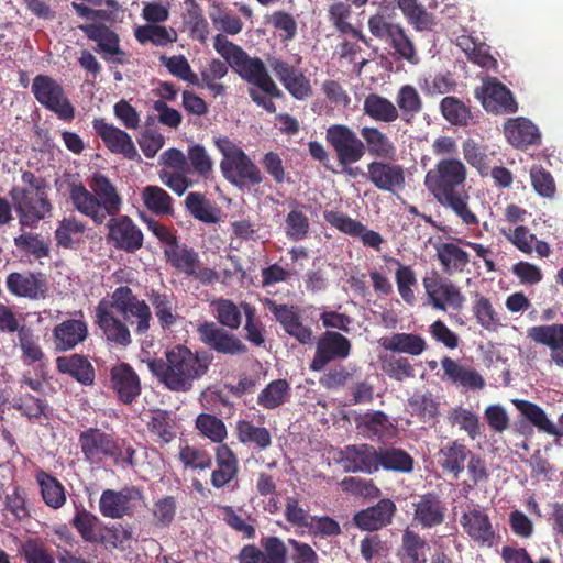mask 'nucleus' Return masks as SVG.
Masks as SVG:
<instances>
[{
  "label": "nucleus",
  "instance_id": "nucleus-1",
  "mask_svg": "<svg viewBox=\"0 0 563 563\" xmlns=\"http://www.w3.org/2000/svg\"><path fill=\"white\" fill-rule=\"evenodd\" d=\"M466 178L467 168L460 158H442L428 170L424 185L435 200L450 208L463 224L474 227L479 220L468 205Z\"/></svg>",
  "mask_w": 563,
  "mask_h": 563
},
{
  "label": "nucleus",
  "instance_id": "nucleus-2",
  "mask_svg": "<svg viewBox=\"0 0 563 563\" xmlns=\"http://www.w3.org/2000/svg\"><path fill=\"white\" fill-rule=\"evenodd\" d=\"M113 309L124 318L132 316L137 319L136 333L143 334L150 329L152 313L148 305L140 300L130 287L120 286L114 289L110 300L103 298L96 306L95 323L101 329L107 341L122 346L131 343L128 325L113 316Z\"/></svg>",
  "mask_w": 563,
  "mask_h": 563
},
{
  "label": "nucleus",
  "instance_id": "nucleus-3",
  "mask_svg": "<svg viewBox=\"0 0 563 563\" xmlns=\"http://www.w3.org/2000/svg\"><path fill=\"white\" fill-rule=\"evenodd\" d=\"M89 187L92 192L81 183L69 186V198L78 212L99 225L104 223L108 216H117L121 211L122 198L109 177L95 173Z\"/></svg>",
  "mask_w": 563,
  "mask_h": 563
},
{
  "label": "nucleus",
  "instance_id": "nucleus-4",
  "mask_svg": "<svg viewBox=\"0 0 563 563\" xmlns=\"http://www.w3.org/2000/svg\"><path fill=\"white\" fill-rule=\"evenodd\" d=\"M76 14L86 21L78 29L86 37L97 44L95 51L107 63L124 65L129 63V56L120 46L119 34L111 29L114 21L113 13L104 9H92L84 3L71 2Z\"/></svg>",
  "mask_w": 563,
  "mask_h": 563
},
{
  "label": "nucleus",
  "instance_id": "nucleus-5",
  "mask_svg": "<svg viewBox=\"0 0 563 563\" xmlns=\"http://www.w3.org/2000/svg\"><path fill=\"white\" fill-rule=\"evenodd\" d=\"M210 363L209 354H163L147 361L153 375L174 391L189 390L192 382L207 372Z\"/></svg>",
  "mask_w": 563,
  "mask_h": 563
},
{
  "label": "nucleus",
  "instance_id": "nucleus-6",
  "mask_svg": "<svg viewBox=\"0 0 563 563\" xmlns=\"http://www.w3.org/2000/svg\"><path fill=\"white\" fill-rule=\"evenodd\" d=\"M213 47L244 80L260 88L263 92L277 97L284 96L261 58L250 57L245 51L230 42L222 34L214 36Z\"/></svg>",
  "mask_w": 563,
  "mask_h": 563
},
{
  "label": "nucleus",
  "instance_id": "nucleus-7",
  "mask_svg": "<svg viewBox=\"0 0 563 563\" xmlns=\"http://www.w3.org/2000/svg\"><path fill=\"white\" fill-rule=\"evenodd\" d=\"M214 145L223 156L220 169L230 184L243 188L256 186L263 181L258 166L228 136L214 137Z\"/></svg>",
  "mask_w": 563,
  "mask_h": 563
},
{
  "label": "nucleus",
  "instance_id": "nucleus-8",
  "mask_svg": "<svg viewBox=\"0 0 563 563\" xmlns=\"http://www.w3.org/2000/svg\"><path fill=\"white\" fill-rule=\"evenodd\" d=\"M325 141L334 152L342 172L351 178L358 177L362 169L353 165L364 157L362 136L351 126L336 123L325 130Z\"/></svg>",
  "mask_w": 563,
  "mask_h": 563
},
{
  "label": "nucleus",
  "instance_id": "nucleus-9",
  "mask_svg": "<svg viewBox=\"0 0 563 563\" xmlns=\"http://www.w3.org/2000/svg\"><path fill=\"white\" fill-rule=\"evenodd\" d=\"M368 29L372 35L393 48L395 59L406 60L411 65L419 64L420 58L413 41L400 24L387 21L382 14H375L368 20Z\"/></svg>",
  "mask_w": 563,
  "mask_h": 563
},
{
  "label": "nucleus",
  "instance_id": "nucleus-10",
  "mask_svg": "<svg viewBox=\"0 0 563 563\" xmlns=\"http://www.w3.org/2000/svg\"><path fill=\"white\" fill-rule=\"evenodd\" d=\"M32 92L40 104L54 112L60 120L70 122L75 118L74 106L65 96L62 85L51 76H35Z\"/></svg>",
  "mask_w": 563,
  "mask_h": 563
},
{
  "label": "nucleus",
  "instance_id": "nucleus-11",
  "mask_svg": "<svg viewBox=\"0 0 563 563\" xmlns=\"http://www.w3.org/2000/svg\"><path fill=\"white\" fill-rule=\"evenodd\" d=\"M166 262L176 271L200 280L202 284H211L218 279V273L205 267L199 260V254L187 244L177 241L174 245L164 247Z\"/></svg>",
  "mask_w": 563,
  "mask_h": 563
},
{
  "label": "nucleus",
  "instance_id": "nucleus-12",
  "mask_svg": "<svg viewBox=\"0 0 563 563\" xmlns=\"http://www.w3.org/2000/svg\"><path fill=\"white\" fill-rule=\"evenodd\" d=\"M10 195L22 227H35L52 211V205L46 191L13 188Z\"/></svg>",
  "mask_w": 563,
  "mask_h": 563
},
{
  "label": "nucleus",
  "instance_id": "nucleus-13",
  "mask_svg": "<svg viewBox=\"0 0 563 563\" xmlns=\"http://www.w3.org/2000/svg\"><path fill=\"white\" fill-rule=\"evenodd\" d=\"M107 222V243L118 251L134 254L143 247L142 230L126 214L109 216Z\"/></svg>",
  "mask_w": 563,
  "mask_h": 563
},
{
  "label": "nucleus",
  "instance_id": "nucleus-14",
  "mask_svg": "<svg viewBox=\"0 0 563 563\" xmlns=\"http://www.w3.org/2000/svg\"><path fill=\"white\" fill-rule=\"evenodd\" d=\"M483 108L494 114H509L518 110L512 92L497 78L488 77L474 91Z\"/></svg>",
  "mask_w": 563,
  "mask_h": 563
},
{
  "label": "nucleus",
  "instance_id": "nucleus-15",
  "mask_svg": "<svg viewBox=\"0 0 563 563\" xmlns=\"http://www.w3.org/2000/svg\"><path fill=\"white\" fill-rule=\"evenodd\" d=\"M364 176L375 188L382 191L396 192L406 185L405 168L389 159H373L366 166Z\"/></svg>",
  "mask_w": 563,
  "mask_h": 563
},
{
  "label": "nucleus",
  "instance_id": "nucleus-16",
  "mask_svg": "<svg viewBox=\"0 0 563 563\" xmlns=\"http://www.w3.org/2000/svg\"><path fill=\"white\" fill-rule=\"evenodd\" d=\"M92 126L96 134L112 154L122 155L129 161H141V156L128 132L108 123L103 118H95Z\"/></svg>",
  "mask_w": 563,
  "mask_h": 563
},
{
  "label": "nucleus",
  "instance_id": "nucleus-17",
  "mask_svg": "<svg viewBox=\"0 0 563 563\" xmlns=\"http://www.w3.org/2000/svg\"><path fill=\"white\" fill-rule=\"evenodd\" d=\"M423 287L433 308L445 311L446 307L460 311L465 298L460 288L450 280H443L437 273L423 278Z\"/></svg>",
  "mask_w": 563,
  "mask_h": 563
},
{
  "label": "nucleus",
  "instance_id": "nucleus-18",
  "mask_svg": "<svg viewBox=\"0 0 563 563\" xmlns=\"http://www.w3.org/2000/svg\"><path fill=\"white\" fill-rule=\"evenodd\" d=\"M324 220L333 228L339 231L349 234L351 236L361 238L364 245L379 250L384 242L382 235L373 230L366 229V227L357 220L352 219L347 214L335 211L327 210L323 213Z\"/></svg>",
  "mask_w": 563,
  "mask_h": 563
},
{
  "label": "nucleus",
  "instance_id": "nucleus-19",
  "mask_svg": "<svg viewBox=\"0 0 563 563\" xmlns=\"http://www.w3.org/2000/svg\"><path fill=\"white\" fill-rule=\"evenodd\" d=\"M5 286L13 296L29 299L44 298L47 291L46 278L42 273H10Z\"/></svg>",
  "mask_w": 563,
  "mask_h": 563
},
{
  "label": "nucleus",
  "instance_id": "nucleus-20",
  "mask_svg": "<svg viewBox=\"0 0 563 563\" xmlns=\"http://www.w3.org/2000/svg\"><path fill=\"white\" fill-rule=\"evenodd\" d=\"M363 139V153H368L375 159L395 161L397 147L395 142L377 126L364 125L360 129Z\"/></svg>",
  "mask_w": 563,
  "mask_h": 563
},
{
  "label": "nucleus",
  "instance_id": "nucleus-21",
  "mask_svg": "<svg viewBox=\"0 0 563 563\" xmlns=\"http://www.w3.org/2000/svg\"><path fill=\"white\" fill-rule=\"evenodd\" d=\"M200 341L216 352H243L245 347L232 333L218 327L212 321H206L197 328Z\"/></svg>",
  "mask_w": 563,
  "mask_h": 563
},
{
  "label": "nucleus",
  "instance_id": "nucleus-22",
  "mask_svg": "<svg viewBox=\"0 0 563 563\" xmlns=\"http://www.w3.org/2000/svg\"><path fill=\"white\" fill-rule=\"evenodd\" d=\"M82 453L90 462L100 460V455H109L118 459L121 456V449L113 440L98 429H89L80 434Z\"/></svg>",
  "mask_w": 563,
  "mask_h": 563
},
{
  "label": "nucleus",
  "instance_id": "nucleus-23",
  "mask_svg": "<svg viewBox=\"0 0 563 563\" xmlns=\"http://www.w3.org/2000/svg\"><path fill=\"white\" fill-rule=\"evenodd\" d=\"M53 336L57 350H73L88 338V324L82 319L64 320L55 325Z\"/></svg>",
  "mask_w": 563,
  "mask_h": 563
},
{
  "label": "nucleus",
  "instance_id": "nucleus-24",
  "mask_svg": "<svg viewBox=\"0 0 563 563\" xmlns=\"http://www.w3.org/2000/svg\"><path fill=\"white\" fill-rule=\"evenodd\" d=\"M344 455V468L347 472L373 473L379 468V450L373 446L366 444L347 446Z\"/></svg>",
  "mask_w": 563,
  "mask_h": 563
},
{
  "label": "nucleus",
  "instance_id": "nucleus-25",
  "mask_svg": "<svg viewBox=\"0 0 563 563\" xmlns=\"http://www.w3.org/2000/svg\"><path fill=\"white\" fill-rule=\"evenodd\" d=\"M112 387L124 404H131L140 395L141 384L135 372L128 365L121 364L111 371Z\"/></svg>",
  "mask_w": 563,
  "mask_h": 563
},
{
  "label": "nucleus",
  "instance_id": "nucleus-26",
  "mask_svg": "<svg viewBox=\"0 0 563 563\" xmlns=\"http://www.w3.org/2000/svg\"><path fill=\"white\" fill-rule=\"evenodd\" d=\"M395 512V504L382 499L376 506L368 507L354 516V522L364 530H377L390 522Z\"/></svg>",
  "mask_w": 563,
  "mask_h": 563
},
{
  "label": "nucleus",
  "instance_id": "nucleus-27",
  "mask_svg": "<svg viewBox=\"0 0 563 563\" xmlns=\"http://www.w3.org/2000/svg\"><path fill=\"white\" fill-rule=\"evenodd\" d=\"M185 208L190 216L203 223L214 224L220 220V209L203 194L191 191L185 198Z\"/></svg>",
  "mask_w": 563,
  "mask_h": 563
},
{
  "label": "nucleus",
  "instance_id": "nucleus-28",
  "mask_svg": "<svg viewBox=\"0 0 563 563\" xmlns=\"http://www.w3.org/2000/svg\"><path fill=\"white\" fill-rule=\"evenodd\" d=\"M363 111L376 122L393 123L400 117L396 104L378 93H369L365 97Z\"/></svg>",
  "mask_w": 563,
  "mask_h": 563
},
{
  "label": "nucleus",
  "instance_id": "nucleus-29",
  "mask_svg": "<svg viewBox=\"0 0 563 563\" xmlns=\"http://www.w3.org/2000/svg\"><path fill=\"white\" fill-rule=\"evenodd\" d=\"M396 107L400 114L399 119L410 125L413 123L415 118L422 111L423 101L413 86L404 85L397 92Z\"/></svg>",
  "mask_w": 563,
  "mask_h": 563
},
{
  "label": "nucleus",
  "instance_id": "nucleus-30",
  "mask_svg": "<svg viewBox=\"0 0 563 563\" xmlns=\"http://www.w3.org/2000/svg\"><path fill=\"white\" fill-rule=\"evenodd\" d=\"M435 249L437 257L448 274L462 273L470 263L468 253L457 244L444 242Z\"/></svg>",
  "mask_w": 563,
  "mask_h": 563
},
{
  "label": "nucleus",
  "instance_id": "nucleus-31",
  "mask_svg": "<svg viewBox=\"0 0 563 563\" xmlns=\"http://www.w3.org/2000/svg\"><path fill=\"white\" fill-rule=\"evenodd\" d=\"M461 525L466 533L476 541L490 544L494 539V531L488 516L478 509H471L461 518Z\"/></svg>",
  "mask_w": 563,
  "mask_h": 563
},
{
  "label": "nucleus",
  "instance_id": "nucleus-32",
  "mask_svg": "<svg viewBox=\"0 0 563 563\" xmlns=\"http://www.w3.org/2000/svg\"><path fill=\"white\" fill-rule=\"evenodd\" d=\"M387 263L397 266L395 280L401 299L409 306L415 305L416 296L412 287L417 285V276L411 266L402 264L398 258L385 256Z\"/></svg>",
  "mask_w": 563,
  "mask_h": 563
},
{
  "label": "nucleus",
  "instance_id": "nucleus-33",
  "mask_svg": "<svg viewBox=\"0 0 563 563\" xmlns=\"http://www.w3.org/2000/svg\"><path fill=\"white\" fill-rule=\"evenodd\" d=\"M218 468L212 472L211 483L220 488L228 484L238 473V461L233 452L227 445L217 449Z\"/></svg>",
  "mask_w": 563,
  "mask_h": 563
},
{
  "label": "nucleus",
  "instance_id": "nucleus-34",
  "mask_svg": "<svg viewBox=\"0 0 563 563\" xmlns=\"http://www.w3.org/2000/svg\"><path fill=\"white\" fill-rule=\"evenodd\" d=\"M444 512L439 497L434 494L421 496L416 504L415 520L424 527L440 525L443 521Z\"/></svg>",
  "mask_w": 563,
  "mask_h": 563
},
{
  "label": "nucleus",
  "instance_id": "nucleus-35",
  "mask_svg": "<svg viewBox=\"0 0 563 563\" xmlns=\"http://www.w3.org/2000/svg\"><path fill=\"white\" fill-rule=\"evenodd\" d=\"M58 369L68 373L81 384H91L95 372L90 362L81 354H71L70 356H60L57 358Z\"/></svg>",
  "mask_w": 563,
  "mask_h": 563
},
{
  "label": "nucleus",
  "instance_id": "nucleus-36",
  "mask_svg": "<svg viewBox=\"0 0 563 563\" xmlns=\"http://www.w3.org/2000/svg\"><path fill=\"white\" fill-rule=\"evenodd\" d=\"M144 206L156 216H173V198L158 186L148 185L142 190Z\"/></svg>",
  "mask_w": 563,
  "mask_h": 563
},
{
  "label": "nucleus",
  "instance_id": "nucleus-37",
  "mask_svg": "<svg viewBox=\"0 0 563 563\" xmlns=\"http://www.w3.org/2000/svg\"><path fill=\"white\" fill-rule=\"evenodd\" d=\"M291 209L286 216V235L292 241L303 240L309 232L310 223L305 213L306 205L292 200L290 202Z\"/></svg>",
  "mask_w": 563,
  "mask_h": 563
},
{
  "label": "nucleus",
  "instance_id": "nucleus-38",
  "mask_svg": "<svg viewBox=\"0 0 563 563\" xmlns=\"http://www.w3.org/2000/svg\"><path fill=\"white\" fill-rule=\"evenodd\" d=\"M440 111L443 118L455 126H466L473 120L470 107L457 97H444L440 101Z\"/></svg>",
  "mask_w": 563,
  "mask_h": 563
},
{
  "label": "nucleus",
  "instance_id": "nucleus-39",
  "mask_svg": "<svg viewBox=\"0 0 563 563\" xmlns=\"http://www.w3.org/2000/svg\"><path fill=\"white\" fill-rule=\"evenodd\" d=\"M397 5L408 23L417 31H427L434 24L433 15L417 0H398Z\"/></svg>",
  "mask_w": 563,
  "mask_h": 563
},
{
  "label": "nucleus",
  "instance_id": "nucleus-40",
  "mask_svg": "<svg viewBox=\"0 0 563 563\" xmlns=\"http://www.w3.org/2000/svg\"><path fill=\"white\" fill-rule=\"evenodd\" d=\"M472 311L478 324L485 330L496 331L501 327V321L498 312L494 309L490 300L487 297L475 294V301Z\"/></svg>",
  "mask_w": 563,
  "mask_h": 563
},
{
  "label": "nucleus",
  "instance_id": "nucleus-41",
  "mask_svg": "<svg viewBox=\"0 0 563 563\" xmlns=\"http://www.w3.org/2000/svg\"><path fill=\"white\" fill-rule=\"evenodd\" d=\"M380 343L385 350L391 352H423L427 349L426 341L411 333H396L390 338H383Z\"/></svg>",
  "mask_w": 563,
  "mask_h": 563
},
{
  "label": "nucleus",
  "instance_id": "nucleus-42",
  "mask_svg": "<svg viewBox=\"0 0 563 563\" xmlns=\"http://www.w3.org/2000/svg\"><path fill=\"white\" fill-rule=\"evenodd\" d=\"M445 374L455 383H460L464 387L481 389L484 386V379L475 371H468L449 357L442 361Z\"/></svg>",
  "mask_w": 563,
  "mask_h": 563
},
{
  "label": "nucleus",
  "instance_id": "nucleus-43",
  "mask_svg": "<svg viewBox=\"0 0 563 563\" xmlns=\"http://www.w3.org/2000/svg\"><path fill=\"white\" fill-rule=\"evenodd\" d=\"M148 299L154 308L155 316L157 317L162 329H169L177 319V314L169 296L167 294L152 290L148 295Z\"/></svg>",
  "mask_w": 563,
  "mask_h": 563
},
{
  "label": "nucleus",
  "instance_id": "nucleus-44",
  "mask_svg": "<svg viewBox=\"0 0 563 563\" xmlns=\"http://www.w3.org/2000/svg\"><path fill=\"white\" fill-rule=\"evenodd\" d=\"M379 466L385 470L408 473L413 467V459L401 449H379Z\"/></svg>",
  "mask_w": 563,
  "mask_h": 563
},
{
  "label": "nucleus",
  "instance_id": "nucleus-45",
  "mask_svg": "<svg viewBox=\"0 0 563 563\" xmlns=\"http://www.w3.org/2000/svg\"><path fill=\"white\" fill-rule=\"evenodd\" d=\"M486 150V146L478 144L474 139H467L462 144L464 159L474 167L481 176H486L489 172Z\"/></svg>",
  "mask_w": 563,
  "mask_h": 563
},
{
  "label": "nucleus",
  "instance_id": "nucleus-46",
  "mask_svg": "<svg viewBox=\"0 0 563 563\" xmlns=\"http://www.w3.org/2000/svg\"><path fill=\"white\" fill-rule=\"evenodd\" d=\"M159 62L173 76L191 85L200 86L198 75L192 71L187 58L184 55H174L170 57L162 55L159 57Z\"/></svg>",
  "mask_w": 563,
  "mask_h": 563
},
{
  "label": "nucleus",
  "instance_id": "nucleus-47",
  "mask_svg": "<svg viewBox=\"0 0 563 563\" xmlns=\"http://www.w3.org/2000/svg\"><path fill=\"white\" fill-rule=\"evenodd\" d=\"M213 307L217 312V320L220 324L231 330H236L241 325V305L236 306L230 299L220 298L213 301Z\"/></svg>",
  "mask_w": 563,
  "mask_h": 563
},
{
  "label": "nucleus",
  "instance_id": "nucleus-48",
  "mask_svg": "<svg viewBox=\"0 0 563 563\" xmlns=\"http://www.w3.org/2000/svg\"><path fill=\"white\" fill-rule=\"evenodd\" d=\"M288 390L289 384L286 379L273 380L258 395L257 402L266 409H274L285 401Z\"/></svg>",
  "mask_w": 563,
  "mask_h": 563
},
{
  "label": "nucleus",
  "instance_id": "nucleus-49",
  "mask_svg": "<svg viewBox=\"0 0 563 563\" xmlns=\"http://www.w3.org/2000/svg\"><path fill=\"white\" fill-rule=\"evenodd\" d=\"M86 225L75 217L64 218L59 221L55 230V240L58 246L64 249L73 247L74 235H80L85 232Z\"/></svg>",
  "mask_w": 563,
  "mask_h": 563
},
{
  "label": "nucleus",
  "instance_id": "nucleus-50",
  "mask_svg": "<svg viewBox=\"0 0 563 563\" xmlns=\"http://www.w3.org/2000/svg\"><path fill=\"white\" fill-rule=\"evenodd\" d=\"M14 245L21 252L32 255L37 260L49 256V244L42 240L38 234H20L14 238Z\"/></svg>",
  "mask_w": 563,
  "mask_h": 563
},
{
  "label": "nucleus",
  "instance_id": "nucleus-51",
  "mask_svg": "<svg viewBox=\"0 0 563 563\" xmlns=\"http://www.w3.org/2000/svg\"><path fill=\"white\" fill-rule=\"evenodd\" d=\"M504 134L515 147H528V119L523 117L510 118L504 124Z\"/></svg>",
  "mask_w": 563,
  "mask_h": 563
},
{
  "label": "nucleus",
  "instance_id": "nucleus-52",
  "mask_svg": "<svg viewBox=\"0 0 563 563\" xmlns=\"http://www.w3.org/2000/svg\"><path fill=\"white\" fill-rule=\"evenodd\" d=\"M187 161L189 173L192 170L199 176L207 177L212 172L213 162L207 150L200 144L188 147Z\"/></svg>",
  "mask_w": 563,
  "mask_h": 563
},
{
  "label": "nucleus",
  "instance_id": "nucleus-53",
  "mask_svg": "<svg viewBox=\"0 0 563 563\" xmlns=\"http://www.w3.org/2000/svg\"><path fill=\"white\" fill-rule=\"evenodd\" d=\"M236 429L238 437L243 443L252 442L261 449H265L271 444V434L266 428H258L243 420L238 423Z\"/></svg>",
  "mask_w": 563,
  "mask_h": 563
},
{
  "label": "nucleus",
  "instance_id": "nucleus-54",
  "mask_svg": "<svg viewBox=\"0 0 563 563\" xmlns=\"http://www.w3.org/2000/svg\"><path fill=\"white\" fill-rule=\"evenodd\" d=\"M38 481L44 501L53 508H59L65 503L63 486L45 473L41 474Z\"/></svg>",
  "mask_w": 563,
  "mask_h": 563
},
{
  "label": "nucleus",
  "instance_id": "nucleus-55",
  "mask_svg": "<svg viewBox=\"0 0 563 563\" xmlns=\"http://www.w3.org/2000/svg\"><path fill=\"white\" fill-rule=\"evenodd\" d=\"M196 427L213 442L220 443L227 437L223 421L216 416L201 413L197 417Z\"/></svg>",
  "mask_w": 563,
  "mask_h": 563
},
{
  "label": "nucleus",
  "instance_id": "nucleus-56",
  "mask_svg": "<svg viewBox=\"0 0 563 563\" xmlns=\"http://www.w3.org/2000/svg\"><path fill=\"white\" fill-rule=\"evenodd\" d=\"M265 305L285 331H288L292 325L300 321L299 309L296 306L277 303L272 299H266Z\"/></svg>",
  "mask_w": 563,
  "mask_h": 563
},
{
  "label": "nucleus",
  "instance_id": "nucleus-57",
  "mask_svg": "<svg viewBox=\"0 0 563 563\" xmlns=\"http://www.w3.org/2000/svg\"><path fill=\"white\" fill-rule=\"evenodd\" d=\"M459 45L467 54L468 59L483 68H490L496 64V59L488 53L483 44H475L468 37H461Z\"/></svg>",
  "mask_w": 563,
  "mask_h": 563
},
{
  "label": "nucleus",
  "instance_id": "nucleus-58",
  "mask_svg": "<svg viewBox=\"0 0 563 563\" xmlns=\"http://www.w3.org/2000/svg\"><path fill=\"white\" fill-rule=\"evenodd\" d=\"M102 514L111 518H121L126 510V497L121 493L104 490L100 498Z\"/></svg>",
  "mask_w": 563,
  "mask_h": 563
},
{
  "label": "nucleus",
  "instance_id": "nucleus-59",
  "mask_svg": "<svg viewBox=\"0 0 563 563\" xmlns=\"http://www.w3.org/2000/svg\"><path fill=\"white\" fill-rule=\"evenodd\" d=\"M300 62V56L297 58V65H292L282 57H267V64L269 68L283 86L286 85L295 76L300 75V70H302V68L299 67Z\"/></svg>",
  "mask_w": 563,
  "mask_h": 563
},
{
  "label": "nucleus",
  "instance_id": "nucleus-60",
  "mask_svg": "<svg viewBox=\"0 0 563 563\" xmlns=\"http://www.w3.org/2000/svg\"><path fill=\"white\" fill-rule=\"evenodd\" d=\"M186 13L185 22L190 26L191 32L199 34L201 38L208 33V22L203 16L202 9L196 0H185Z\"/></svg>",
  "mask_w": 563,
  "mask_h": 563
},
{
  "label": "nucleus",
  "instance_id": "nucleus-61",
  "mask_svg": "<svg viewBox=\"0 0 563 563\" xmlns=\"http://www.w3.org/2000/svg\"><path fill=\"white\" fill-rule=\"evenodd\" d=\"M404 550L408 558V563H426L427 544L423 539L412 531H406L404 534Z\"/></svg>",
  "mask_w": 563,
  "mask_h": 563
},
{
  "label": "nucleus",
  "instance_id": "nucleus-62",
  "mask_svg": "<svg viewBox=\"0 0 563 563\" xmlns=\"http://www.w3.org/2000/svg\"><path fill=\"white\" fill-rule=\"evenodd\" d=\"M441 453L444 456L442 466L456 476L463 470L464 462L468 455L466 446L453 443L451 446L441 450Z\"/></svg>",
  "mask_w": 563,
  "mask_h": 563
},
{
  "label": "nucleus",
  "instance_id": "nucleus-63",
  "mask_svg": "<svg viewBox=\"0 0 563 563\" xmlns=\"http://www.w3.org/2000/svg\"><path fill=\"white\" fill-rule=\"evenodd\" d=\"M210 19L218 30L230 35L240 33L243 27L241 19L225 9L217 8L216 11L210 13Z\"/></svg>",
  "mask_w": 563,
  "mask_h": 563
},
{
  "label": "nucleus",
  "instance_id": "nucleus-64",
  "mask_svg": "<svg viewBox=\"0 0 563 563\" xmlns=\"http://www.w3.org/2000/svg\"><path fill=\"white\" fill-rule=\"evenodd\" d=\"M383 371L398 380L412 375V367L405 357H396L395 354H384L380 357Z\"/></svg>",
  "mask_w": 563,
  "mask_h": 563
}]
</instances>
